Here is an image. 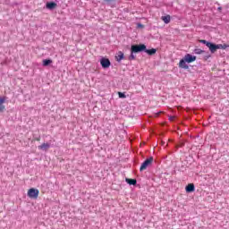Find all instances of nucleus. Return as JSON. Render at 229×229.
Here are the masks:
<instances>
[{
	"mask_svg": "<svg viewBox=\"0 0 229 229\" xmlns=\"http://www.w3.org/2000/svg\"><path fill=\"white\" fill-rule=\"evenodd\" d=\"M141 51H146V45H132L131 47V53H141Z\"/></svg>",
	"mask_w": 229,
	"mask_h": 229,
	"instance_id": "obj_1",
	"label": "nucleus"
},
{
	"mask_svg": "<svg viewBox=\"0 0 229 229\" xmlns=\"http://www.w3.org/2000/svg\"><path fill=\"white\" fill-rule=\"evenodd\" d=\"M151 164H153V157H150L149 158L146 159L140 165V171H146L149 165H151Z\"/></svg>",
	"mask_w": 229,
	"mask_h": 229,
	"instance_id": "obj_2",
	"label": "nucleus"
},
{
	"mask_svg": "<svg viewBox=\"0 0 229 229\" xmlns=\"http://www.w3.org/2000/svg\"><path fill=\"white\" fill-rule=\"evenodd\" d=\"M27 194L31 199H37V198H38V194H40V191L35 188H30Z\"/></svg>",
	"mask_w": 229,
	"mask_h": 229,
	"instance_id": "obj_3",
	"label": "nucleus"
},
{
	"mask_svg": "<svg viewBox=\"0 0 229 229\" xmlns=\"http://www.w3.org/2000/svg\"><path fill=\"white\" fill-rule=\"evenodd\" d=\"M100 65L103 67V69H108V67L111 65L110 60L105 57L102 58L100 60Z\"/></svg>",
	"mask_w": 229,
	"mask_h": 229,
	"instance_id": "obj_4",
	"label": "nucleus"
},
{
	"mask_svg": "<svg viewBox=\"0 0 229 229\" xmlns=\"http://www.w3.org/2000/svg\"><path fill=\"white\" fill-rule=\"evenodd\" d=\"M184 59L187 64H192V62H196V55L187 54L186 55H184Z\"/></svg>",
	"mask_w": 229,
	"mask_h": 229,
	"instance_id": "obj_5",
	"label": "nucleus"
},
{
	"mask_svg": "<svg viewBox=\"0 0 229 229\" xmlns=\"http://www.w3.org/2000/svg\"><path fill=\"white\" fill-rule=\"evenodd\" d=\"M6 102V98H0V114L6 110V106H4V103Z\"/></svg>",
	"mask_w": 229,
	"mask_h": 229,
	"instance_id": "obj_6",
	"label": "nucleus"
},
{
	"mask_svg": "<svg viewBox=\"0 0 229 229\" xmlns=\"http://www.w3.org/2000/svg\"><path fill=\"white\" fill-rule=\"evenodd\" d=\"M207 47H208L209 51H211V53H216V51H217V45L214 44V43H207Z\"/></svg>",
	"mask_w": 229,
	"mask_h": 229,
	"instance_id": "obj_7",
	"label": "nucleus"
},
{
	"mask_svg": "<svg viewBox=\"0 0 229 229\" xmlns=\"http://www.w3.org/2000/svg\"><path fill=\"white\" fill-rule=\"evenodd\" d=\"M38 148L41 151H47V149H49V148H51V144H49V143H43V144L39 145Z\"/></svg>",
	"mask_w": 229,
	"mask_h": 229,
	"instance_id": "obj_8",
	"label": "nucleus"
},
{
	"mask_svg": "<svg viewBox=\"0 0 229 229\" xmlns=\"http://www.w3.org/2000/svg\"><path fill=\"white\" fill-rule=\"evenodd\" d=\"M179 67H181L182 69H189V65H187V61H185V58L182 59L179 62Z\"/></svg>",
	"mask_w": 229,
	"mask_h": 229,
	"instance_id": "obj_9",
	"label": "nucleus"
},
{
	"mask_svg": "<svg viewBox=\"0 0 229 229\" xmlns=\"http://www.w3.org/2000/svg\"><path fill=\"white\" fill-rule=\"evenodd\" d=\"M185 191H186V192H194V191H195L194 183H189V184L185 187Z\"/></svg>",
	"mask_w": 229,
	"mask_h": 229,
	"instance_id": "obj_10",
	"label": "nucleus"
},
{
	"mask_svg": "<svg viewBox=\"0 0 229 229\" xmlns=\"http://www.w3.org/2000/svg\"><path fill=\"white\" fill-rule=\"evenodd\" d=\"M115 58H116V62H121V60H124V53H123L122 51H119Z\"/></svg>",
	"mask_w": 229,
	"mask_h": 229,
	"instance_id": "obj_11",
	"label": "nucleus"
},
{
	"mask_svg": "<svg viewBox=\"0 0 229 229\" xmlns=\"http://www.w3.org/2000/svg\"><path fill=\"white\" fill-rule=\"evenodd\" d=\"M161 20L164 21L165 24H169L171 22V16L170 15L162 16Z\"/></svg>",
	"mask_w": 229,
	"mask_h": 229,
	"instance_id": "obj_12",
	"label": "nucleus"
},
{
	"mask_svg": "<svg viewBox=\"0 0 229 229\" xmlns=\"http://www.w3.org/2000/svg\"><path fill=\"white\" fill-rule=\"evenodd\" d=\"M145 53H147V55H149L150 56H153V55H155L157 53V49H155V48L146 49L145 48Z\"/></svg>",
	"mask_w": 229,
	"mask_h": 229,
	"instance_id": "obj_13",
	"label": "nucleus"
},
{
	"mask_svg": "<svg viewBox=\"0 0 229 229\" xmlns=\"http://www.w3.org/2000/svg\"><path fill=\"white\" fill-rule=\"evenodd\" d=\"M125 182L129 184V185H137V180L136 179H129L126 178Z\"/></svg>",
	"mask_w": 229,
	"mask_h": 229,
	"instance_id": "obj_14",
	"label": "nucleus"
},
{
	"mask_svg": "<svg viewBox=\"0 0 229 229\" xmlns=\"http://www.w3.org/2000/svg\"><path fill=\"white\" fill-rule=\"evenodd\" d=\"M50 64H53V60H51V59L43 60V66L44 67H47V65H50Z\"/></svg>",
	"mask_w": 229,
	"mask_h": 229,
	"instance_id": "obj_15",
	"label": "nucleus"
},
{
	"mask_svg": "<svg viewBox=\"0 0 229 229\" xmlns=\"http://www.w3.org/2000/svg\"><path fill=\"white\" fill-rule=\"evenodd\" d=\"M47 8H49L50 10H53V8H56V3L51 2L47 4Z\"/></svg>",
	"mask_w": 229,
	"mask_h": 229,
	"instance_id": "obj_16",
	"label": "nucleus"
},
{
	"mask_svg": "<svg viewBox=\"0 0 229 229\" xmlns=\"http://www.w3.org/2000/svg\"><path fill=\"white\" fill-rule=\"evenodd\" d=\"M216 49H226V45L218 44L216 45Z\"/></svg>",
	"mask_w": 229,
	"mask_h": 229,
	"instance_id": "obj_17",
	"label": "nucleus"
},
{
	"mask_svg": "<svg viewBox=\"0 0 229 229\" xmlns=\"http://www.w3.org/2000/svg\"><path fill=\"white\" fill-rule=\"evenodd\" d=\"M195 55H201L203 53V50L197 48L194 50Z\"/></svg>",
	"mask_w": 229,
	"mask_h": 229,
	"instance_id": "obj_18",
	"label": "nucleus"
},
{
	"mask_svg": "<svg viewBox=\"0 0 229 229\" xmlns=\"http://www.w3.org/2000/svg\"><path fill=\"white\" fill-rule=\"evenodd\" d=\"M200 44H205L207 46V44H210V42L205 40V39H200L199 40Z\"/></svg>",
	"mask_w": 229,
	"mask_h": 229,
	"instance_id": "obj_19",
	"label": "nucleus"
},
{
	"mask_svg": "<svg viewBox=\"0 0 229 229\" xmlns=\"http://www.w3.org/2000/svg\"><path fill=\"white\" fill-rule=\"evenodd\" d=\"M118 96L119 98H126V95H124V93H121V92H118Z\"/></svg>",
	"mask_w": 229,
	"mask_h": 229,
	"instance_id": "obj_20",
	"label": "nucleus"
},
{
	"mask_svg": "<svg viewBox=\"0 0 229 229\" xmlns=\"http://www.w3.org/2000/svg\"><path fill=\"white\" fill-rule=\"evenodd\" d=\"M129 60H135V55L133 53H131V55L129 56Z\"/></svg>",
	"mask_w": 229,
	"mask_h": 229,
	"instance_id": "obj_21",
	"label": "nucleus"
},
{
	"mask_svg": "<svg viewBox=\"0 0 229 229\" xmlns=\"http://www.w3.org/2000/svg\"><path fill=\"white\" fill-rule=\"evenodd\" d=\"M34 140H37L38 142H40V137H38V138L34 139Z\"/></svg>",
	"mask_w": 229,
	"mask_h": 229,
	"instance_id": "obj_22",
	"label": "nucleus"
},
{
	"mask_svg": "<svg viewBox=\"0 0 229 229\" xmlns=\"http://www.w3.org/2000/svg\"><path fill=\"white\" fill-rule=\"evenodd\" d=\"M170 121H174V116H171Z\"/></svg>",
	"mask_w": 229,
	"mask_h": 229,
	"instance_id": "obj_23",
	"label": "nucleus"
},
{
	"mask_svg": "<svg viewBox=\"0 0 229 229\" xmlns=\"http://www.w3.org/2000/svg\"><path fill=\"white\" fill-rule=\"evenodd\" d=\"M158 115H160V113L156 114L155 117H158Z\"/></svg>",
	"mask_w": 229,
	"mask_h": 229,
	"instance_id": "obj_24",
	"label": "nucleus"
},
{
	"mask_svg": "<svg viewBox=\"0 0 229 229\" xmlns=\"http://www.w3.org/2000/svg\"><path fill=\"white\" fill-rule=\"evenodd\" d=\"M104 1H106L107 3H110V1H114V0H104Z\"/></svg>",
	"mask_w": 229,
	"mask_h": 229,
	"instance_id": "obj_25",
	"label": "nucleus"
},
{
	"mask_svg": "<svg viewBox=\"0 0 229 229\" xmlns=\"http://www.w3.org/2000/svg\"><path fill=\"white\" fill-rule=\"evenodd\" d=\"M218 10H221V7H218Z\"/></svg>",
	"mask_w": 229,
	"mask_h": 229,
	"instance_id": "obj_26",
	"label": "nucleus"
}]
</instances>
